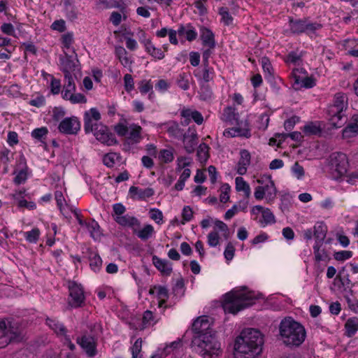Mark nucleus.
<instances>
[{
  "instance_id": "21",
  "label": "nucleus",
  "mask_w": 358,
  "mask_h": 358,
  "mask_svg": "<svg viewBox=\"0 0 358 358\" xmlns=\"http://www.w3.org/2000/svg\"><path fill=\"white\" fill-rule=\"evenodd\" d=\"M76 341L89 357H94L96 355V343L93 337L84 335L78 337Z\"/></svg>"
},
{
  "instance_id": "20",
  "label": "nucleus",
  "mask_w": 358,
  "mask_h": 358,
  "mask_svg": "<svg viewBox=\"0 0 358 358\" xmlns=\"http://www.w3.org/2000/svg\"><path fill=\"white\" fill-rule=\"evenodd\" d=\"M180 116L184 119V121L182 122V124L184 125H188L191 120H193L199 125L203 122L202 114L196 110L184 108L180 110Z\"/></svg>"
},
{
  "instance_id": "8",
  "label": "nucleus",
  "mask_w": 358,
  "mask_h": 358,
  "mask_svg": "<svg viewBox=\"0 0 358 358\" xmlns=\"http://www.w3.org/2000/svg\"><path fill=\"white\" fill-rule=\"evenodd\" d=\"M290 31L294 34H301L305 33L308 36L314 35L317 30L322 28V24L317 22H312L308 19H290L289 21Z\"/></svg>"
},
{
  "instance_id": "29",
  "label": "nucleus",
  "mask_w": 358,
  "mask_h": 358,
  "mask_svg": "<svg viewBox=\"0 0 358 358\" xmlns=\"http://www.w3.org/2000/svg\"><path fill=\"white\" fill-rule=\"evenodd\" d=\"M159 317L155 315L150 310H146L143 313L142 322L139 325V329L143 330L148 327L154 326L158 322Z\"/></svg>"
},
{
  "instance_id": "47",
  "label": "nucleus",
  "mask_w": 358,
  "mask_h": 358,
  "mask_svg": "<svg viewBox=\"0 0 358 358\" xmlns=\"http://www.w3.org/2000/svg\"><path fill=\"white\" fill-rule=\"evenodd\" d=\"M25 240L30 243H36L39 239L41 231L39 229L35 227L31 231L23 233Z\"/></svg>"
},
{
  "instance_id": "58",
  "label": "nucleus",
  "mask_w": 358,
  "mask_h": 358,
  "mask_svg": "<svg viewBox=\"0 0 358 358\" xmlns=\"http://www.w3.org/2000/svg\"><path fill=\"white\" fill-rule=\"evenodd\" d=\"M352 256V252L351 251L348 250H342L339 252H336L334 255V257L337 261H345L350 258H351Z\"/></svg>"
},
{
  "instance_id": "49",
  "label": "nucleus",
  "mask_w": 358,
  "mask_h": 358,
  "mask_svg": "<svg viewBox=\"0 0 358 358\" xmlns=\"http://www.w3.org/2000/svg\"><path fill=\"white\" fill-rule=\"evenodd\" d=\"M345 328L349 334L353 335L358 331V318H349L345 323Z\"/></svg>"
},
{
  "instance_id": "45",
  "label": "nucleus",
  "mask_w": 358,
  "mask_h": 358,
  "mask_svg": "<svg viewBox=\"0 0 358 358\" xmlns=\"http://www.w3.org/2000/svg\"><path fill=\"white\" fill-rule=\"evenodd\" d=\"M154 233V227L151 224H146L136 233V235L141 240L146 241L151 238Z\"/></svg>"
},
{
  "instance_id": "33",
  "label": "nucleus",
  "mask_w": 358,
  "mask_h": 358,
  "mask_svg": "<svg viewBox=\"0 0 358 358\" xmlns=\"http://www.w3.org/2000/svg\"><path fill=\"white\" fill-rule=\"evenodd\" d=\"M201 38L203 45L208 46L210 48H215V41L214 34L210 29L204 27L201 29Z\"/></svg>"
},
{
  "instance_id": "24",
  "label": "nucleus",
  "mask_w": 358,
  "mask_h": 358,
  "mask_svg": "<svg viewBox=\"0 0 358 358\" xmlns=\"http://www.w3.org/2000/svg\"><path fill=\"white\" fill-rule=\"evenodd\" d=\"M129 192L131 197L134 199L144 200L147 198L151 197L154 195L155 192L152 188H140L136 186H131L129 188Z\"/></svg>"
},
{
  "instance_id": "38",
  "label": "nucleus",
  "mask_w": 358,
  "mask_h": 358,
  "mask_svg": "<svg viewBox=\"0 0 358 358\" xmlns=\"http://www.w3.org/2000/svg\"><path fill=\"white\" fill-rule=\"evenodd\" d=\"M327 231V226L323 222H317L314 226L315 242L323 243Z\"/></svg>"
},
{
  "instance_id": "44",
  "label": "nucleus",
  "mask_w": 358,
  "mask_h": 358,
  "mask_svg": "<svg viewBox=\"0 0 358 358\" xmlns=\"http://www.w3.org/2000/svg\"><path fill=\"white\" fill-rule=\"evenodd\" d=\"M120 155L117 152H109L103 157V163L108 167H113L120 161Z\"/></svg>"
},
{
  "instance_id": "4",
  "label": "nucleus",
  "mask_w": 358,
  "mask_h": 358,
  "mask_svg": "<svg viewBox=\"0 0 358 358\" xmlns=\"http://www.w3.org/2000/svg\"><path fill=\"white\" fill-rule=\"evenodd\" d=\"M255 299L254 294L251 292L233 290L224 295L222 308L225 313L234 315L251 306Z\"/></svg>"
},
{
  "instance_id": "52",
  "label": "nucleus",
  "mask_w": 358,
  "mask_h": 358,
  "mask_svg": "<svg viewBox=\"0 0 358 358\" xmlns=\"http://www.w3.org/2000/svg\"><path fill=\"white\" fill-rule=\"evenodd\" d=\"M221 193L220 195V200L222 203H226L229 200V192L231 191V187L229 184L224 183L221 186Z\"/></svg>"
},
{
  "instance_id": "48",
  "label": "nucleus",
  "mask_w": 358,
  "mask_h": 358,
  "mask_svg": "<svg viewBox=\"0 0 358 358\" xmlns=\"http://www.w3.org/2000/svg\"><path fill=\"white\" fill-rule=\"evenodd\" d=\"M189 77L188 73H180L176 80L178 86L183 90H187L189 88Z\"/></svg>"
},
{
  "instance_id": "36",
  "label": "nucleus",
  "mask_w": 358,
  "mask_h": 358,
  "mask_svg": "<svg viewBox=\"0 0 358 358\" xmlns=\"http://www.w3.org/2000/svg\"><path fill=\"white\" fill-rule=\"evenodd\" d=\"M46 324L58 336H64L66 333L64 325L56 319L47 318Z\"/></svg>"
},
{
  "instance_id": "5",
  "label": "nucleus",
  "mask_w": 358,
  "mask_h": 358,
  "mask_svg": "<svg viewBox=\"0 0 358 358\" xmlns=\"http://www.w3.org/2000/svg\"><path fill=\"white\" fill-rule=\"evenodd\" d=\"M348 106V98L346 94L338 92L334 95L333 103L328 108V115L331 125L341 127L345 122L344 111Z\"/></svg>"
},
{
  "instance_id": "31",
  "label": "nucleus",
  "mask_w": 358,
  "mask_h": 358,
  "mask_svg": "<svg viewBox=\"0 0 358 358\" xmlns=\"http://www.w3.org/2000/svg\"><path fill=\"white\" fill-rule=\"evenodd\" d=\"M152 262L155 267L163 274L169 275L171 273V264L166 260H163L156 256H154L152 257Z\"/></svg>"
},
{
  "instance_id": "28",
  "label": "nucleus",
  "mask_w": 358,
  "mask_h": 358,
  "mask_svg": "<svg viewBox=\"0 0 358 358\" xmlns=\"http://www.w3.org/2000/svg\"><path fill=\"white\" fill-rule=\"evenodd\" d=\"M358 134V114H354L348 124L343 131L344 138H351Z\"/></svg>"
},
{
  "instance_id": "13",
  "label": "nucleus",
  "mask_w": 358,
  "mask_h": 358,
  "mask_svg": "<svg viewBox=\"0 0 358 358\" xmlns=\"http://www.w3.org/2000/svg\"><path fill=\"white\" fill-rule=\"evenodd\" d=\"M101 114L96 108H92L84 113V129L86 134H89L94 131V127L101 124Z\"/></svg>"
},
{
  "instance_id": "22",
  "label": "nucleus",
  "mask_w": 358,
  "mask_h": 358,
  "mask_svg": "<svg viewBox=\"0 0 358 358\" xmlns=\"http://www.w3.org/2000/svg\"><path fill=\"white\" fill-rule=\"evenodd\" d=\"M184 143V148L188 153H192L195 150V146L197 144V134L195 130H192L190 128L185 132L182 137Z\"/></svg>"
},
{
  "instance_id": "39",
  "label": "nucleus",
  "mask_w": 358,
  "mask_h": 358,
  "mask_svg": "<svg viewBox=\"0 0 358 358\" xmlns=\"http://www.w3.org/2000/svg\"><path fill=\"white\" fill-rule=\"evenodd\" d=\"M261 63L265 78L268 81H273L274 79V70L270 60L267 57H262Z\"/></svg>"
},
{
  "instance_id": "10",
  "label": "nucleus",
  "mask_w": 358,
  "mask_h": 358,
  "mask_svg": "<svg viewBox=\"0 0 358 358\" xmlns=\"http://www.w3.org/2000/svg\"><path fill=\"white\" fill-rule=\"evenodd\" d=\"M348 169V159L345 154L338 152L334 155L331 159V170L333 177L338 180L345 176Z\"/></svg>"
},
{
  "instance_id": "56",
  "label": "nucleus",
  "mask_w": 358,
  "mask_h": 358,
  "mask_svg": "<svg viewBox=\"0 0 358 358\" xmlns=\"http://www.w3.org/2000/svg\"><path fill=\"white\" fill-rule=\"evenodd\" d=\"M48 132L46 127L37 128L32 131L31 136L37 140L42 141L47 136Z\"/></svg>"
},
{
  "instance_id": "64",
  "label": "nucleus",
  "mask_w": 358,
  "mask_h": 358,
  "mask_svg": "<svg viewBox=\"0 0 358 358\" xmlns=\"http://www.w3.org/2000/svg\"><path fill=\"white\" fill-rule=\"evenodd\" d=\"M1 31L8 36H16L13 25L11 23H3L1 26Z\"/></svg>"
},
{
  "instance_id": "62",
  "label": "nucleus",
  "mask_w": 358,
  "mask_h": 358,
  "mask_svg": "<svg viewBox=\"0 0 358 358\" xmlns=\"http://www.w3.org/2000/svg\"><path fill=\"white\" fill-rule=\"evenodd\" d=\"M301 55L296 52H291L288 54L286 58V62L293 64H299L301 62Z\"/></svg>"
},
{
  "instance_id": "63",
  "label": "nucleus",
  "mask_w": 358,
  "mask_h": 358,
  "mask_svg": "<svg viewBox=\"0 0 358 358\" xmlns=\"http://www.w3.org/2000/svg\"><path fill=\"white\" fill-rule=\"evenodd\" d=\"M27 178V173L26 169H22L17 173L14 178V182L17 185L24 183Z\"/></svg>"
},
{
  "instance_id": "60",
  "label": "nucleus",
  "mask_w": 358,
  "mask_h": 358,
  "mask_svg": "<svg viewBox=\"0 0 358 358\" xmlns=\"http://www.w3.org/2000/svg\"><path fill=\"white\" fill-rule=\"evenodd\" d=\"M208 244L210 247H216L220 243V237L217 231H212L208 234Z\"/></svg>"
},
{
  "instance_id": "37",
  "label": "nucleus",
  "mask_w": 358,
  "mask_h": 358,
  "mask_svg": "<svg viewBox=\"0 0 358 358\" xmlns=\"http://www.w3.org/2000/svg\"><path fill=\"white\" fill-rule=\"evenodd\" d=\"M236 190L243 192L245 198L248 199L251 194V189L249 184L242 178L236 177L235 179Z\"/></svg>"
},
{
  "instance_id": "3",
  "label": "nucleus",
  "mask_w": 358,
  "mask_h": 358,
  "mask_svg": "<svg viewBox=\"0 0 358 358\" xmlns=\"http://www.w3.org/2000/svg\"><path fill=\"white\" fill-rule=\"evenodd\" d=\"M192 346L203 358H218L222 354L220 343L214 335L208 332L194 336Z\"/></svg>"
},
{
  "instance_id": "55",
  "label": "nucleus",
  "mask_w": 358,
  "mask_h": 358,
  "mask_svg": "<svg viewBox=\"0 0 358 358\" xmlns=\"http://www.w3.org/2000/svg\"><path fill=\"white\" fill-rule=\"evenodd\" d=\"M292 173L298 179L301 180L305 175V171L302 166L298 162H295L291 168Z\"/></svg>"
},
{
  "instance_id": "50",
  "label": "nucleus",
  "mask_w": 358,
  "mask_h": 358,
  "mask_svg": "<svg viewBox=\"0 0 358 358\" xmlns=\"http://www.w3.org/2000/svg\"><path fill=\"white\" fill-rule=\"evenodd\" d=\"M159 159L163 163H170L174 159L173 152L171 150L163 149L159 152Z\"/></svg>"
},
{
  "instance_id": "12",
  "label": "nucleus",
  "mask_w": 358,
  "mask_h": 358,
  "mask_svg": "<svg viewBox=\"0 0 358 358\" xmlns=\"http://www.w3.org/2000/svg\"><path fill=\"white\" fill-rule=\"evenodd\" d=\"M59 63L62 71L64 73V76H73L72 72L76 70L78 63V59L76 51L72 52L64 53L60 55Z\"/></svg>"
},
{
  "instance_id": "40",
  "label": "nucleus",
  "mask_w": 358,
  "mask_h": 358,
  "mask_svg": "<svg viewBox=\"0 0 358 358\" xmlns=\"http://www.w3.org/2000/svg\"><path fill=\"white\" fill-rule=\"evenodd\" d=\"M178 34L180 37H185L187 41H192L196 39L197 33L196 30L190 27L180 26L178 29Z\"/></svg>"
},
{
  "instance_id": "32",
  "label": "nucleus",
  "mask_w": 358,
  "mask_h": 358,
  "mask_svg": "<svg viewBox=\"0 0 358 358\" xmlns=\"http://www.w3.org/2000/svg\"><path fill=\"white\" fill-rule=\"evenodd\" d=\"M62 48L64 53L72 52L75 51L72 45L74 42L73 34L72 32H67L63 34L61 37Z\"/></svg>"
},
{
  "instance_id": "34",
  "label": "nucleus",
  "mask_w": 358,
  "mask_h": 358,
  "mask_svg": "<svg viewBox=\"0 0 358 358\" xmlns=\"http://www.w3.org/2000/svg\"><path fill=\"white\" fill-rule=\"evenodd\" d=\"M114 220L118 224L124 227H132L135 225L139 224V222L137 218L129 215L115 217Z\"/></svg>"
},
{
  "instance_id": "54",
  "label": "nucleus",
  "mask_w": 358,
  "mask_h": 358,
  "mask_svg": "<svg viewBox=\"0 0 358 358\" xmlns=\"http://www.w3.org/2000/svg\"><path fill=\"white\" fill-rule=\"evenodd\" d=\"M150 217L157 224H161L163 220V213L157 208H151L149 210Z\"/></svg>"
},
{
  "instance_id": "25",
  "label": "nucleus",
  "mask_w": 358,
  "mask_h": 358,
  "mask_svg": "<svg viewBox=\"0 0 358 358\" xmlns=\"http://www.w3.org/2000/svg\"><path fill=\"white\" fill-rule=\"evenodd\" d=\"M149 294L151 295L155 294L159 300L158 306L162 308L165 304L166 300L169 298L168 289L161 285H155L150 287Z\"/></svg>"
},
{
  "instance_id": "7",
  "label": "nucleus",
  "mask_w": 358,
  "mask_h": 358,
  "mask_svg": "<svg viewBox=\"0 0 358 358\" xmlns=\"http://www.w3.org/2000/svg\"><path fill=\"white\" fill-rule=\"evenodd\" d=\"M76 86L73 76H64V84L62 91V97L69 101L72 104L85 103L87 98L81 93H76Z\"/></svg>"
},
{
  "instance_id": "23",
  "label": "nucleus",
  "mask_w": 358,
  "mask_h": 358,
  "mask_svg": "<svg viewBox=\"0 0 358 358\" xmlns=\"http://www.w3.org/2000/svg\"><path fill=\"white\" fill-rule=\"evenodd\" d=\"M145 50L152 57L157 60H162L165 57L164 52L161 48H157L150 38H145L141 41Z\"/></svg>"
},
{
  "instance_id": "6",
  "label": "nucleus",
  "mask_w": 358,
  "mask_h": 358,
  "mask_svg": "<svg viewBox=\"0 0 358 358\" xmlns=\"http://www.w3.org/2000/svg\"><path fill=\"white\" fill-rule=\"evenodd\" d=\"M116 134L121 137H126L134 143H138L143 139L142 127L136 124L128 125L125 120H122L114 127Z\"/></svg>"
},
{
  "instance_id": "1",
  "label": "nucleus",
  "mask_w": 358,
  "mask_h": 358,
  "mask_svg": "<svg viewBox=\"0 0 358 358\" xmlns=\"http://www.w3.org/2000/svg\"><path fill=\"white\" fill-rule=\"evenodd\" d=\"M263 344V335L259 330L245 329L235 341L234 358H255L261 353Z\"/></svg>"
},
{
  "instance_id": "46",
  "label": "nucleus",
  "mask_w": 358,
  "mask_h": 358,
  "mask_svg": "<svg viewBox=\"0 0 358 358\" xmlns=\"http://www.w3.org/2000/svg\"><path fill=\"white\" fill-rule=\"evenodd\" d=\"M209 147L207 144L201 143L197 149L198 160L201 163H206L209 157Z\"/></svg>"
},
{
  "instance_id": "15",
  "label": "nucleus",
  "mask_w": 358,
  "mask_h": 358,
  "mask_svg": "<svg viewBox=\"0 0 358 358\" xmlns=\"http://www.w3.org/2000/svg\"><path fill=\"white\" fill-rule=\"evenodd\" d=\"M276 188L273 180H267L264 186H257L255 188L254 196L257 200H262L265 196L268 201L273 200L276 196Z\"/></svg>"
},
{
  "instance_id": "9",
  "label": "nucleus",
  "mask_w": 358,
  "mask_h": 358,
  "mask_svg": "<svg viewBox=\"0 0 358 358\" xmlns=\"http://www.w3.org/2000/svg\"><path fill=\"white\" fill-rule=\"evenodd\" d=\"M251 215L253 216V220L259 223L262 227L275 224L276 222L275 215L271 210L260 205L252 208Z\"/></svg>"
},
{
  "instance_id": "42",
  "label": "nucleus",
  "mask_w": 358,
  "mask_h": 358,
  "mask_svg": "<svg viewBox=\"0 0 358 358\" xmlns=\"http://www.w3.org/2000/svg\"><path fill=\"white\" fill-rule=\"evenodd\" d=\"M90 266L95 272H99L102 266V260L100 256L95 252H90L89 256Z\"/></svg>"
},
{
  "instance_id": "27",
  "label": "nucleus",
  "mask_w": 358,
  "mask_h": 358,
  "mask_svg": "<svg viewBox=\"0 0 358 358\" xmlns=\"http://www.w3.org/2000/svg\"><path fill=\"white\" fill-rule=\"evenodd\" d=\"M238 117V113L236 112V109L234 107L227 106L224 108L221 119L231 124H239Z\"/></svg>"
},
{
  "instance_id": "16",
  "label": "nucleus",
  "mask_w": 358,
  "mask_h": 358,
  "mask_svg": "<svg viewBox=\"0 0 358 358\" xmlns=\"http://www.w3.org/2000/svg\"><path fill=\"white\" fill-rule=\"evenodd\" d=\"M17 337V331L10 324H7L4 321H0V348H4Z\"/></svg>"
},
{
  "instance_id": "43",
  "label": "nucleus",
  "mask_w": 358,
  "mask_h": 358,
  "mask_svg": "<svg viewBox=\"0 0 358 358\" xmlns=\"http://www.w3.org/2000/svg\"><path fill=\"white\" fill-rule=\"evenodd\" d=\"M115 55L119 59L121 64L124 66H129L131 64V60L127 57V52L122 46H117L115 48Z\"/></svg>"
},
{
  "instance_id": "14",
  "label": "nucleus",
  "mask_w": 358,
  "mask_h": 358,
  "mask_svg": "<svg viewBox=\"0 0 358 358\" xmlns=\"http://www.w3.org/2000/svg\"><path fill=\"white\" fill-rule=\"evenodd\" d=\"M94 136L101 143L107 145H113L117 143L114 135L109 131L108 128L103 124L97 125L94 127L93 131Z\"/></svg>"
},
{
  "instance_id": "35",
  "label": "nucleus",
  "mask_w": 358,
  "mask_h": 358,
  "mask_svg": "<svg viewBox=\"0 0 358 358\" xmlns=\"http://www.w3.org/2000/svg\"><path fill=\"white\" fill-rule=\"evenodd\" d=\"M323 243L315 242L313 245L314 259L316 262H325L329 259L324 248H322Z\"/></svg>"
},
{
  "instance_id": "53",
  "label": "nucleus",
  "mask_w": 358,
  "mask_h": 358,
  "mask_svg": "<svg viewBox=\"0 0 358 358\" xmlns=\"http://www.w3.org/2000/svg\"><path fill=\"white\" fill-rule=\"evenodd\" d=\"M219 13L222 16V21L224 23L225 25H229L232 24L233 17L229 14V10L227 8H220Z\"/></svg>"
},
{
  "instance_id": "51",
  "label": "nucleus",
  "mask_w": 358,
  "mask_h": 358,
  "mask_svg": "<svg viewBox=\"0 0 358 358\" xmlns=\"http://www.w3.org/2000/svg\"><path fill=\"white\" fill-rule=\"evenodd\" d=\"M321 131L319 124L317 122H310L303 127V131L308 135L317 134Z\"/></svg>"
},
{
  "instance_id": "61",
  "label": "nucleus",
  "mask_w": 358,
  "mask_h": 358,
  "mask_svg": "<svg viewBox=\"0 0 358 358\" xmlns=\"http://www.w3.org/2000/svg\"><path fill=\"white\" fill-rule=\"evenodd\" d=\"M142 348V340L141 338H138L132 347L131 348V351L132 354V358H137L138 355L141 351Z\"/></svg>"
},
{
  "instance_id": "30",
  "label": "nucleus",
  "mask_w": 358,
  "mask_h": 358,
  "mask_svg": "<svg viewBox=\"0 0 358 358\" xmlns=\"http://www.w3.org/2000/svg\"><path fill=\"white\" fill-rule=\"evenodd\" d=\"M210 327L208 317L207 316H201L197 317L192 324V329L199 334H204L203 331L208 330Z\"/></svg>"
},
{
  "instance_id": "11",
  "label": "nucleus",
  "mask_w": 358,
  "mask_h": 358,
  "mask_svg": "<svg viewBox=\"0 0 358 358\" xmlns=\"http://www.w3.org/2000/svg\"><path fill=\"white\" fill-rule=\"evenodd\" d=\"M69 301L71 307L78 308L83 305L85 301L84 291L82 285L74 281L69 282Z\"/></svg>"
},
{
  "instance_id": "59",
  "label": "nucleus",
  "mask_w": 358,
  "mask_h": 358,
  "mask_svg": "<svg viewBox=\"0 0 358 358\" xmlns=\"http://www.w3.org/2000/svg\"><path fill=\"white\" fill-rule=\"evenodd\" d=\"M124 89L127 92H130L134 88V81L131 74H126L124 76Z\"/></svg>"
},
{
  "instance_id": "2",
  "label": "nucleus",
  "mask_w": 358,
  "mask_h": 358,
  "mask_svg": "<svg viewBox=\"0 0 358 358\" xmlns=\"http://www.w3.org/2000/svg\"><path fill=\"white\" fill-rule=\"evenodd\" d=\"M279 336L284 345L288 347H299L305 341V327L291 317L281 320L279 324Z\"/></svg>"
},
{
  "instance_id": "19",
  "label": "nucleus",
  "mask_w": 358,
  "mask_h": 358,
  "mask_svg": "<svg viewBox=\"0 0 358 358\" xmlns=\"http://www.w3.org/2000/svg\"><path fill=\"white\" fill-rule=\"evenodd\" d=\"M156 126L158 129L166 130L170 136L177 139H182L183 134L185 133L176 121H169L157 124Z\"/></svg>"
},
{
  "instance_id": "18",
  "label": "nucleus",
  "mask_w": 358,
  "mask_h": 358,
  "mask_svg": "<svg viewBox=\"0 0 358 358\" xmlns=\"http://www.w3.org/2000/svg\"><path fill=\"white\" fill-rule=\"evenodd\" d=\"M237 127L225 129L223 135L226 137L243 136L249 138L250 136V129L246 121L239 122Z\"/></svg>"
},
{
  "instance_id": "26",
  "label": "nucleus",
  "mask_w": 358,
  "mask_h": 358,
  "mask_svg": "<svg viewBox=\"0 0 358 358\" xmlns=\"http://www.w3.org/2000/svg\"><path fill=\"white\" fill-rule=\"evenodd\" d=\"M240 159L236 166V172L243 176L246 173L248 166L250 164V154L246 150H243L240 152Z\"/></svg>"
},
{
  "instance_id": "41",
  "label": "nucleus",
  "mask_w": 358,
  "mask_h": 358,
  "mask_svg": "<svg viewBox=\"0 0 358 358\" xmlns=\"http://www.w3.org/2000/svg\"><path fill=\"white\" fill-rule=\"evenodd\" d=\"M86 229L90 234L91 237L94 240H98L101 236V232L100 227L97 222L95 220H91L86 224Z\"/></svg>"
},
{
  "instance_id": "57",
  "label": "nucleus",
  "mask_w": 358,
  "mask_h": 358,
  "mask_svg": "<svg viewBox=\"0 0 358 358\" xmlns=\"http://www.w3.org/2000/svg\"><path fill=\"white\" fill-rule=\"evenodd\" d=\"M295 82L297 84H300L301 87L306 88H311L315 85V80L310 77H305L301 80H299V78H296Z\"/></svg>"
},
{
  "instance_id": "17",
  "label": "nucleus",
  "mask_w": 358,
  "mask_h": 358,
  "mask_svg": "<svg viewBox=\"0 0 358 358\" xmlns=\"http://www.w3.org/2000/svg\"><path fill=\"white\" fill-rule=\"evenodd\" d=\"M60 132L66 134H76L80 129V124L76 117H66L59 124Z\"/></svg>"
}]
</instances>
